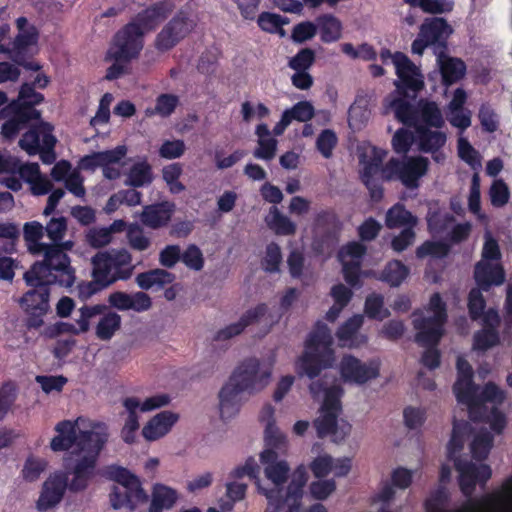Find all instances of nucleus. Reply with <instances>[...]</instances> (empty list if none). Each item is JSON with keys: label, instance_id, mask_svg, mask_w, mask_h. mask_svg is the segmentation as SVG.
Here are the masks:
<instances>
[{"label": "nucleus", "instance_id": "1", "mask_svg": "<svg viewBox=\"0 0 512 512\" xmlns=\"http://www.w3.org/2000/svg\"><path fill=\"white\" fill-rule=\"evenodd\" d=\"M456 368L454 394L457 401L467 407L470 419L477 426L472 427L467 422H454L447 450L459 474L461 491L465 496H470L477 483H485L491 477V469L486 464L477 465L458 459L456 454L463 449L465 436L471 433L470 451L473 458L482 460L488 456L494 435L500 434L506 426L505 416L497 409L504 401L505 394L493 383H487L482 389L474 385L472 367L461 356L457 358Z\"/></svg>", "mask_w": 512, "mask_h": 512}, {"label": "nucleus", "instance_id": "5", "mask_svg": "<svg viewBox=\"0 0 512 512\" xmlns=\"http://www.w3.org/2000/svg\"><path fill=\"white\" fill-rule=\"evenodd\" d=\"M390 107L399 121L415 127V142L421 151L434 153L446 143L445 133L423 126L440 128L444 124L441 110L435 102L420 100L413 108L407 101L395 99Z\"/></svg>", "mask_w": 512, "mask_h": 512}, {"label": "nucleus", "instance_id": "42", "mask_svg": "<svg viewBox=\"0 0 512 512\" xmlns=\"http://www.w3.org/2000/svg\"><path fill=\"white\" fill-rule=\"evenodd\" d=\"M101 318L96 326V336L100 340H110L121 326V316L114 311H106L100 315Z\"/></svg>", "mask_w": 512, "mask_h": 512}, {"label": "nucleus", "instance_id": "11", "mask_svg": "<svg viewBox=\"0 0 512 512\" xmlns=\"http://www.w3.org/2000/svg\"><path fill=\"white\" fill-rule=\"evenodd\" d=\"M445 321V305L436 293L425 310L413 314V325L417 330L416 341L422 346L436 345L443 335Z\"/></svg>", "mask_w": 512, "mask_h": 512}, {"label": "nucleus", "instance_id": "64", "mask_svg": "<svg viewBox=\"0 0 512 512\" xmlns=\"http://www.w3.org/2000/svg\"><path fill=\"white\" fill-rule=\"evenodd\" d=\"M288 114V118L292 122L293 120L299 122H306L310 120L314 115V108L308 101H301L295 104L292 108L284 111Z\"/></svg>", "mask_w": 512, "mask_h": 512}, {"label": "nucleus", "instance_id": "16", "mask_svg": "<svg viewBox=\"0 0 512 512\" xmlns=\"http://www.w3.org/2000/svg\"><path fill=\"white\" fill-rule=\"evenodd\" d=\"M56 138L52 135V126L41 122L26 132L19 141L20 147L29 155L40 154L45 164H51L56 159L54 146Z\"/></svg>", "mask_w": 512, "mask_h": 512}, {"label": "nucleus", "instance_id": "20", "mask_svg": "<svg viewBox=\"0 0 512 512\" xmlns=\"http://www.w3.org/2000/svg\"><path fill=\"white\" fill-rule=\"evenodd\" d=\"M428 160L424 157L391 159L382 170L386 179H399L407 188H416L418 180L427 172Z\"/></svg>", "mask_w": 512, "mask_h": 512}, {"label": "nucleus", "instance_id": "49", "mask_svg": "<svg viewBox=\"0 0 512 512\" xmlns=\"http://www.w3.org/2000/svg\"><path fill=\"white\" fill-rule=\"evenodd\" d=\"M409 269L400 261L389 262L383 270L380 279L391 286H399L408 276Z\"/></svg>", "mask_w": 512, "mask_h": 512}, {"label": "nucleus", "instance_id": "50", "mask_svg": "<svg viewBox=\"0 0 512 512\" xmlns=\"http://www.w3.org/2000/svg\"><path fill=\"white\" fill-rule=\"evenodd\" d=\"M468 208L478 220L487 223L488 217L481 211V193H480V178L477 173L472 177L471 187L468 197Z\"/></svg>", "mask_w": 512, "mask_h": 512}, {"label": "nucleus", "instance_id": "57", "mask_svg": "<svg viewBox=\"0 0 512 512\" xmlns=\"http://www.w3.org/2000/svg\"><path fill=\"white\" fill-rule=\"evenodd\" d=\"M365 313L368 317L383 320L390 315L388 309L384 308L383 297L379 294H371L365 302Z\"/></svg>", "mask_w": 512, "mask_h": 512}, {"label": "nucleus", "instance_id": "53", "mask_svg": "<svg viewBox=\"0 0 512 512\" xmlns=\"http://www.w3.org/2000/svg\"><path fill=\"white\" fill-rule=\"evenodd\" d=\"M457 150L458 156L471 166L472 169L477 170L481 167L480 154L463 135H459L458 137Z\"/></svg>", "mask_w": 512, "mask_h": 512}, {"label": "nucleus", "instance_id": "59", "mask_svg": "<svg viewBox=\"0 0 512 512\" xmlns=\"http://www.w3.org/2000/svg\"><path fill=\"white\" fill-rule=\"evenodd\" d=\"M240 114L244 122L249 123L254 119H263L269 116L270 110L263 103L256 105L250 101H244L241 104Z\"/></svg>", "mask_w": 512, "mask_h": 512}, {"label": "nucleus", "instance_id": "52", "mask_svg": "<svg viewBox=\"0 0 512 512\" xmlns=\"http://www.w3.org/2000/svg\"><path fill=\"white\" fill-rule=\"evenodd\" d=\"M151 181V167L147 162L141 161L131 167L126 184L133 187H141L149 184Z\"/></svg>", "mask_w": 512, "mask_h": 512}, {"label": "nucleus", "instance_id": "13", "mask_svg": "<svg viewBox=\"0 0 512 512\" xmlns=\"http://www.w3.org/2000/svg\"><path fill=\"white\" fill-rule=\"evenodd\" d=\"M230 377L246 395L254 396L269 385L272 366L255 357L247 358L234 369Z\"/></svg>", "mask_w": 512, "mask_h": 512}, {"label": "nucleus", "instance_id": "33", "mask_svg": "<svg viewBox=\"0 0 512 512\" xmlns=\"http://www.w3.org/2000/svg\"><path fill=\"white\" fill-rule=\"evenodd\" d=\"M174 211V205L163 202L144 207L141 213L142 223L152 229H157L168 224Z\"/></svg>", "mask_w": 512, "mask_h": 512}, {"label": "nucleus", "instance_id": "36", "mask_svg": "<svg viewBox=\"0 0 512 512\" xmlns=\"http://www.w3.org/2000/svg\"><path fill=\"white\" fill-rule=\"evenodd\" d=\"M438 48L440 50L436 51V57L443 80L446 84H452L464 75L465 64L460 59L447 56L443 47Z\"/></svg>", "mask_w": 512, "mask_h": 512}, {"label": "nucleus", "instance_id": "45", "mask_svg": "<svg viewBox=\"0 0 512 512\" xmlns=\"http://www.w3.org/2000/svg\"><path fill=\"white\" fill-rule=\"evenodd\" d=\"M338 225L334 211L326 209L315 214L312 229L315 236L332 235L337 231Z\"/></svg>", "mask_w": 512, "mask_h": 512}, {"label": "nucleus", "instance_id": "34", "mask_svg": "<svg viewBox=\"0 0 512 512\" xmlns=\"http://www.w3.org/2000/svg\"><path fill=\"white\" fill-rule=\"evenodd\" d=\"M127 153L125 146H117L112 150L96 152L85 156L81 160L83 169H95L97 167H105L110 165H118Z\"/></svg>", "mask_w": 512, "mask_h": 512}, {"label": "nucleus", "instance_id": "12", "mask_svg": "<svg viewBox=\"0 0 512 512\" xmlns=\"http://www.w3.org/2000/svg\"><path fill=\"white\" fill-rule=\"evenodd\" d=\"M109 474L117 483L110 494V502L114 509L134 510L138 505L147 501V494L139 479L127 469L111 467Z\"/></svg>", "mask_w": 512, "mask_h": 512}, {"label": "nucleus", "instance_id": "44", "mask_svg": "<svg viewBox=\"0 0 512 512\" xmlns=\"http://www.w3.org/2000/svg\"><path fill=\"white\" fill-rule=\"evenodd\" d=\"M317 27L320 29L321 40L331 43L339 40L342 36V24L338 18L331 14L319 16L316 19Z\"/></svg>", "mask_w": 512, "mask_h": 512}, {"label": "nucleus", "instance_id": "24", "mask_svg": "<svg viewBox=\"0 0 512 512\" xmlns=\"http://www.w3.org/2000/svg\"><path fill=\"white\" fill-rule=\"evenodd\" d=\"M394 67L398 76V81H395L397 88L416 91L423 87V76L419 68L406 55L397 52L394 58Z\"/></svg>", "mask_w": 512, "mask_h": 512}, {"label": "nucleus", "instance_id": "6", "mask_svg": "<svg viewBox=\"0 0 512 512\" xmlns=\"http://www.w3.org/2000/svg\"><path fill=\"white\" fill-rule=\"evenodd\" d=\"M309 390L315 399L323 396L321 413L315 420L318 436L330 437L335 443L345 441L351 433L352 426L347 420L338 417L341 412L342 387L336 383L326 387L323 381L318 380L311 383Z\"/></svg>", "mask_w": 512, "mask_h": 512}, {"label": "nucleus", "instance_id": "63", "mask_svg": "<svg viewBox=\"0 0 512 512\" xmlns=\"http://www.w3.org/2000/svg\"><path fill=\"white\" fill-rule=\"evenodd\" d=\"M186 150V145L183 140H166L159 148V155L165 159L180 158Z\"/></svg>", "mask_w": 512, "mask_h": 512}, {"label": "nucleus", "instance_id": "21", "mask_svg": "<svg viewBox=\"0 0 512 512\" xmlns=\"http://www.w3.org/2000/svg\"><path fill=\"white\" fill-rule=\"evenodd\" d=\"M452 29L443 18H427L420 27L417 38L412 43V52L422 55L425 48L434 46V53L439 51L438 47L446 50L445 41L451 34Z\"/></svg>", "mask_w": 512, "mask_h": 512}, {"label": "nucleus", "instance_id": "15", "mask_svg": "<svg viewBox=\"0 0 512 512\" xmlns=\"http://www.w3.org/2000/svg\"><path fill=\"white\" fill-rule=\"evenodd\" d=\"M170 398L166 394H157L145 399L138 397H127L123 400V407L126 412V419L121 430V437L124 442L131 444L136 440L139 430V413L151 412L168 405Z\"/></svg>", "mask_w": 512, "mask_h": 512}, {"label": "nucleus", "instance_id": "28", "mask_svg": "<svg viewBox=\"0 0 512 512\" xmlns=\"http://www.w3.org/2000/svg\"><path fill=\"white\" fill-rule=\"evenodd\" d=\"M362 324L363 316L354 315L341 325L336 333L339 345L341 347L357 348L366 343V336L358 334V330Z\"/></svg>", "mask_w": 512, "mask_h": 512}, {"label": "nucleus", "instance_id": "30", "mask_svg": "<svg viewBox=\"0 0 512 512\" xmlns=\"http://www.w3.org/2000/svg\"><path fill=\"white\" fill-rule=\"evenodd\" d=\"M243 317L248 326L258 324L266 331H269L275 324L282 318V313L275 310V306L269 307L267 304H258L253 308L248 309Z\"/></svg>", "mask_w": 512, "mask_h": 512}, {"label": "nucleus", "instance_id": "19", "mask_svg": "<svg viewBox=\"0 0 512 512\" xmlns=\"http://www.w3.org/2000/svg\"><path fill=\"white\" fill-rule=\"evenodd\" d=\"M197 19L190 12L180 11L158 33L155 39L157 50L165 52L176 46L196 27Z\"/></svg>", "mask_w": 512, "mask_h": 512}, {"label": "nucleus", "instance_id": "60", "mask_svg": "<svg viewBox=\"0 0 512 512\" xmlns=\"http://www.w3.org/2000/svg\"><path fill=\"white\" fill-rule=\"evenodd\" d=\"M411 6L420 7L424 12L437 14L452 10V2L442 0H404Z\"/></svg>", "mask_w": 512, "mask_h": 512}, {"label": "nucleus", "instance_id": "62", "mask_svg": "<svg viewBox=\"0 0 512 512\" xmlns=\"http://www.w3.org/2000/svg\"><path fill=\"white\" fill-rule=\"evenodd\" d=\"M127 239L129 245L138 251H144L150 246V239L145 236L143 229L136 224L128 226Z\"/></svg>", "mask_w": 512, "mask_h": 512}, {"label": "nucleus", "instance_id": "29", "mask_svg": "<svg viewBox=\"0 0 512 512\" xmlns=\"http://www.w3.org/2000/svg\"><path fill=\"white\" fill-rule=\"evenodd\" d=\"M499 321L498 313L493 309L488 310L484 314L483 322L485 328L475 334L473 343L474 349L486 350L498 343L499 337L495 331V327L499 324Z\"/></svg>", "mask_w": 512, "mask_h": 512}, {"label": "nucleus", "instance_id": "47", "mask_svg": "<svg viewBox=\"0 0 512 512\" xmlns=\"http://www.w3.org/2000/svg\"><path fill=\"white\" fill-rule=\"evenodd\" d=\"M247 485L240 481H229L226 483V498L218 500L221 510L230 512L233 510L236 502L241 501L245 497Z\"/></svg>", "mask_w": 512, "mask_h": 512}, {"label": "nucleus", "instance_id": "51", "mask_svg": "<svg viewBox=\"0 0 512 512\" xmlns=\"http://www.w3.org/2000/svg\"><path fill=\"white\" fill-rule=\"evenodd\" d=\"M105 309L106 306L104 305L83 306L79 310L80 316L76 320V325L71 326V332L74 334L87 332L90 327V319L97 315H101Z\"/></svg>", "mask_w": 512, "mask_h": 512}, {"label": "nucleus", "instance_id": "38", "mask_svg": "<svg viewBox=\"0 0 512 512\" xmlns=\"http://www.w3.org/2000/svg\"><path fill=\"white\" fill-rule=\"evenodd\" d=\"M175 276L164 269H153L147 272L139 273L136 278V284L143 290L152 288L160 289L165 285L171 284Z\"/></svg>", "mask_w": 512, "mask_h": 512}, {"label": "nucleus", "instance_id": "31", "mask_svg": "<svg viewBox=\"0 0 512 512\" xmlns=\"http://www.w3.org/2000/svg\"><path fill=\"white\" fill-rule=\"evenodd\" d=\"M50 283H39L31 285L36 289L28 291L20 300V305L29 314H45L49 308V291L47 285Z\"/></svg>", "mask_w": 512, "mask_h": 512}, {"label": "nucleus", "instance_id": "41", "mask_svg": "<svg viewBox=\"0 0 512 512\" xmlns=\"http://www.w3.org/2000/svg\"><path fill=\"white\" fill-rule=\"evenodd\" d=\"M385 224L390 229L400 227L413 229L417 224V218L398 203L387 211Z\"/></svg>", "mask_w": 512, "mask_h": 512}, {"label": "nucleus", "instance_id": "14", "mask_svg": "<svg viewBox=\"0 0 512 512\" xmlns=\"http://www.w3.org/2000/svg\"><path fill=\"white\" fill-rule=\"evenodd\" d=\"M482 249V259L475 267L474 277L482 290H488L491 285H501L504 282V272L498 263L500 250L497 241L491 233H485Z\"/></svg>", "mask_w": 512, "mask_h": 512}, {"label": "nucleus", "instance_id": "35", "mask_svg": "<svg viewBox=\"0 0 512 512\" xmlns=\"http://www.w3.org/2000/svg\"><path fill=\"white\" fill-rule=\"evenodd\" d=\"M257 136V147L253 155L257 159L269 161L276 155L278 141L271 134L268 125L265 123L258 124L255 129Z\"/></svg>", "mask_w": 512, "mask_h": 512}, {"label": "nucleus", "instance_id": "56", "mask_svg": "<svg viewBox=\"0 0 512 512\" xmlns=\"http://www.w3.org/2000/svg\"><path fill=\"white\" fill-rule=\"evenodd\" d=\"M428 226L434 234H447L455 219L452 215L446 212H429Z\"/></svg>", "mask_w": 512, "mask_h": 512}, {"label": "nucleus", "instance_id": "22", "mask_svg": "<svg viewBox=\"0 0 512 512\" xmlns=\"http://www.w3.org/2000/svg\"><path fill=\"white\" fill-rule=\"evenodd\" d=\"M385 151L375 146L364 145L360 148L359 159L362 165V180L371 192L374 200L382 197V190L377 186L372 178L379 172L380 166L385 158Z\"/></svg>", "mask_w": 512, "mask_h": 512}, {"label": "nucleus", "instance_id": "4", "mask_svg": "<svg viewBox=\"0 0 512 512\" xmlns=\"http://www.w3.org/2000/svg\"><path fill=\"white\" fill-rule=\"evenodd\" d=\"M45 226L38 221L27 222L23 226V237L27 250L42 256L43 260L36 262L24 274L28 285L39 283H58L60 286L71 287L75 281V272L70 265V258L62 253L57 246L43 242Z\"/></svg>", "mask_w": 512, "mask_h": 512}, {"label": "nucleus", "instance_id": "25", "mask_svg": "<svg viewBox=\"0 0 512 512\" xmlns=\"http://www.w3.org/2000/svg\"><path fill=\"white\" fill-rule=\"evenodd\" d=\"M352 467L349 457L333 458L327 453L315 457L310 463V469L316 478H323L333 473L336 477L346 476Z\"/></svg>", "mask_w": 512, "mask_h": 512}, {"label": "nucleus", "instance_id": "26", "mask_svg": "<svg viewBox=\"0 0 512 512\" xmlns=\"http://www.w3.org/2000/svg\"><path fill=\"white\" fill-rule=\"evenodd\" d=\"M178 418V415L171 411L160 412L143 426L142 436L147 441H156L171 431Z\"/></svg>", "mask_w": 512, "mask_h": 512}, {"label": "nucleus", "instance_id": "32", "mask_svg": "<svg viewBox=\"0 0 512 512\" xmlns=\"http://www.w3.org/2000/svg\"><path fill=\"white\" fill-rule=\"evenodd\" d=\"M68 231V224L65 217H53L45 225V232L49 240L50 246H57L62 253L67 254L75 246V242L71 239L64 240Z\"/></svg>", "mask_w": 512, "mask_h": 512}, {"label": "nucleus", "instance_id": "7", "mask_svg": "<svg viewBox=\"0 0 512 512\" xmlns=\"http://www.w3.org/2000/svg\"><path fill=\"white\" fill-rule=\"evenodd\" d=\"M446 500L445 489H437L425 502L426 512H512V476L500 489L469 499L458 508L446 510Z\"/></svg>", "mask_w": 512, "mask_h": 512}, {"label": "nucleus", "instance_id": "39", "mask_svg": "<svg viewBox=\"0 0 512 512\" xmlns=\"http://www.w3.org/2000/svg\"><path fill=\"white\" fill-rule=\"evenodd\" d=\"M177 499L178 493L175 489L164 484H155L149 512H162L164 509H170Z\"/></svg>", "mask_w": 512, "mask_h": 512}, {"label": "nucleus", "instance_id": "3", "mask_svg": "<svg viewBox=\"0 0 512 512\" xmlns=\"http://www.w3.org/2000/svg\"><path fill=\"white\" fill-rule=\"evenodd\" d=\"M260 462L263 466L265 481L257 479L258 491L263 494L268 506L266 512H298L303 488L307 482V472L303 465L295 469L287 488L290 466L278 455L261 452Z\"/></svg>", "mask_w": 512, "mask_h": 512}, {"label": "nucleus", "instance_id": "23", "mask_svg": "<svg viewBox=\"0 0 512 512\" xmlns=\"http://www.w3.org/2000/svg\"><path fill=\"white\" fill-rule=\"evenodd\" d=\"M366 251L364 245L359 242H351L338 253L339 261L342 264V271L346 282L355 287L358 285L362 257Z\"/></svg>", "mask_w": 512, "mask_h": 512}, {"label": "nucleus", "instance_id": "46", "mask_svg": "<svg viewBox=\"0 0 512 512\" xmlns=\"http://www.w3.org/2000/svg\"><path fill=\"white\" fill-rule=\"evenodd\" d=\"M48 462L46 459L30 455L28 456L20 471V478L27 483H34L38 481L41 475L46 471Z\"/></svg>", "mask_w": 512, "mask_h": 512}, {"label": "nucleus", "instance_id": "17", "mask_svg": "<svg viewBox=\"0 0 512 512\" xmlns=\"http://www.w3.org/2000/svg\"><path fill=\"white\" fill-rule=\"evenodd\" d=\"M380 366L379 359L362 361L345 354L338 364V371L344 383L361 386L379 377Z\"/></svg>", "mask_w": 512, "mask_h": 512}, {"label": "nucleus", "instance_id": "58", "mask_svg": "<svg viewBox=\"0 0 512 512\" xmlns=\"http://www.w3.org/2000/svg\"><path fill=\"white\" fill-rule=\"evenodd\" d=\"M489 198L492 206L503 207L506 205L510 198V191L507 184L502 179L493 181L489 189Z\"/></svg>", "mask_w": 512, "mask_h": 512}, {"label": "nucleus", "instance_id": "9", "mask_svg": "<svg viewBox=\"0 0 512 512\" xmlns=\"http://www.w3.org/2000/svg\"><path fill=\"white\" fill-rule=\"evenodd\" d=\"M0 172H18L21 179L29 184L31 193L35 196H41L51 192L43 211L45 216H49L53 213L59 201L65 195L63 189H55L52 191V182L46 175L41 174L40 167L37 163L22 164L17 157L7 152H0Z\"/></svg>", "mask_w": 512, "mask_h": 512}, {"label": "nucleus", "instance_id": "55", "mask_svg": "<svg viewBox=\"0 0 512 512\" xmlns=\"http://www.w3.org/2000/svg\"><path fill=\"white\" fill-rule=\"evenodd\" d=\"M182 172V166L179 163L169 164L162 169L163 179L173 194H178L185 190V186L179 181Z\"/></svg>", "mask_w": 512, "mask_h": 512}, {"label": "nucleus", "instance_id": "27", "mask_svg": "<svg viewBox=\"0 0 512 512\" xmlns=\"http://www.w3.org/2000/svg\"><path fill=\"white\" fill-rule=\"evenodd\" d=\"M173 10V6L167 2L155 4L140 12L131 23H136L143 34L153 30Z\"/></svg>", "mask_w": 512, "mask_h": 512}, {"label": "nucleus", "instance_id": "37", "mask_svg": "<svg viewBox=\"0 0 512 512\" xmlns=\"http://www.w3.org/2000/svg\"><path fill=\"white\" fill-rule=\"evenodd\" d=\"M19 100L22 102L23 106L19 110V117L21 119L30 121L40 118V112L33 108V106L43 101L42 94L35 92L30 84L25 83L20 89Z\"/></svg>", "mask_w": 512, "mask_h": 512}, {"label": "nucleus", "instance_id": "48", "mask_svg": "<svg viewBox=\"0 0 512 512\" xmlns=\"http://www.w3.org/2000/svg\"><path fill=\"white\" fill-rule=\"evenodd\" d=\"M370 117L367 100L363 97H357L350 106L348 112V123L353 130H360Z\"/></svg>", "mask_w": 512, "mask_h": 512}, {"label": "nucleus", "instance_id": "8", "mask_svg": "<svg viewBox=\"0 0 512 512\" xmlns=\"http://www.w3.org/2000/svg\"><path fill=\"white\" fill-rule=\"evenodd\" d=\"M332 343L330 329L325 324L318 323L306 342L304 353L295 363L297 374L313 379L322 369L332 366L335 360Z\"/></svg>", "mask_w": 512, "mask_h": 512}, {"label": "nucleus", "instance_id": "43", "mask_svg": "<svg viewBox=\"0 0 512 512\" xmlns=\"http://www.w3.org/2000/svg\"><path fill=\"white\" fill-rule=\"evenodd\" d=\"M265 222L278 235H293L296 232V224L289 217L281 214L275 206L270 208Z\"/></svg>", "mask_w": 512, "mask_h": 512}, {"label": "nucleus", "instance_id": "2", "mask_svg": "<svg viewBox=\"0 0 512 512\" xmlns=\"http://www.w3.org/2000/svg\"><path fill=\"white\" fill-rule=\"evenodd\" d=\"M55 431L57 435L51 439L50 448L54 452L69 451L65 466L72 478L68 483L67 475L61 471L49 475L36 501L39 512L55 508L62 501L67 488L73 492L87 488L95 476L99 455L109 439L105 423L85 417L60 421Z\"/></svg>", "mask_w": 512, "mask_h": 512}, {"label": "nucleus", "instance_id": "18", "mask_svg": "<svg viewBox=\"0 0 512 512\" xmlns=\"http://www.w3.org/2000/svg\"><path fill=\"white\" fill-rule=\"evenodd\" d=\"M143 31L136 23H128L114 37L107 52V58L113 61H131L143 48Z\"/></svg>", "mask_w": 512, "mask_h": 512}, {"label": "nucleus", "instance_id": "61", "mask_svg": "<svg viewBox=\"0 0 512 512\" xmlns=\"http://www.w3.org/2000/svg\"><path fill=\"white\" fill-rule=\"evenodd\" d=\"M178 104V97L171 94H162L157 98L154 110H147V115L158 114L167 117L173 113Z\"/></svg>", "mask_w": 512, "mask_h": 512}, {"label": "nucleus", "instance_id": "10", "mask_svg": "<svg viewBox=\"0 0 512 512\" xmlns=\"http://www.w3.org/2000/svg\"><path fill=\"white\" fill-rule=\"evenodd\" d=\"M93 277L102 287L128 280L134 272L131 253L124 248L99 252L92 258Z\"/></svg>", "mask_w": 512, "mask_h": 512}, {"label": "nucleus", "instance_id": "54", "mask_svg": "<svg viewBox=\"0 0 512 512\" xmlns=\"http://www.w3.org/2000/svg\"><path fill=\"white\" fill-rule=\"evenodd\" d=\"M36 42V33L33 27L29 28V30H24V32L19 31V34L15 38L13 42V47L10 49L11 58L21 64V53L30 45Z\"/></svg>", "mask_w": 512, "mask_h": 512}, {"label": "nucleus", "instance_id": "40", "mask_svg": "<svg viewBox=\"0 0 512 512\" xmlns=\"http://www.w3.org/2000/svg\"><path fill=\"white\" fill-rule=\"evenodd\" d=\"M265 448L262 452L270 453V455L283 456L289 449V441L279 427L264 430Z\"/></svg>", "mask_w": 512, "mask_h": 512}]
</instances>
